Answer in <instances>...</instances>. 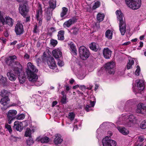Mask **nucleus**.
<instances>
[{"mask_svg": "<svg viewBox=\"0 0 146 146\" xmlns=\"http://www.w3.org/2000/svg\"><path fill=\"white\" fill-rule=\"evenodd\" d=\"M27 72L28 75V78L30 82H34L37 79V75L35 73L38 71V70L31 62L27 64Z\"/></svg>", "mask_w": 146, "mask_h": 146, "instance_id": "obj_1", "label": "nucleus"}, {"mask_svg": "<svg viewBox=\"0 0 146 146\" xmlns=\"http://www.w3.org/2000/svg\"><path fill=\"white\" fill-rule=\"evenodd\" d=\"M125 2L127 6L133 9H138L141 5V0H125Z\"/></svg>", "mask_w": 146, "mask_h": 146, "instance_id": "obj_2", "label": "nucleus"}, {"mask_svg": "<svg viewBox=\"0 0 146 146\" xmlns=\"http://www.w3.org/2000/svg\"><path fill=\"white\" fill-rule=\"evenodd\" d=\"M79 52L80 57L82 60H86L89 57V51L84 46H80Z\"/></svg>", "mask_w": 146, "mask_h": 146, "instance_id": "obj_3", "label": "nucleus"}, {"mask_svg": "<svg viewBox=\"0 0 146 146\" xmlns=\"http://www.w3.org/2000/svg\"><path fill=\"white\" fill-rule=\"evenodd\" d=\"M17 111L15 110H9L7 114V119L9 124L11 123L12 121L16 118Z\"/></svg>", "mask_w": 146, "mask_h": 146, "instance_id": "obj_4", "label": "nucleus"}, {"mask_svg": "<svg viewBox=\"0 0 146 146\" xmlns=\"http://www.w3.org/2000/svg\"><path fill=\"white\" fill-rule=\"evenodd\" d=\"M15 31L17 35H20L24 32L23 25L21 23L18 22L17 23L15 26Z\"/></svg>", "mask_w": 146, "mask_h": 146, "instance_id": "obj_5", "label": "nucleus"}, {"mask_svg": "<svg viewBox=\"0 0 146 146\" xmlns=\"http://www.w3.org/2000/svg\"><path fill=\"white\" fill-rule=\"evenodd\" d=\"M136 111L138 113L146 115V105L141 103H139Z\"/></svg>", "mask_w": 146, "mask_h": 146, "instance_id": "obj_6", "label": "nucleus"}, {"mask_svg": "<svg viewBox=\"0 0 146 146\" xmlns=\"http://www.w3.org/2000/svg\"><path fill=\"white\" fill-rule=\"evenodd\" d=\"M108 136L106 137L102 140V143L104 146H116V142L113 140L108 139Z\"/></svg>", "mask_w": 146, "mask_h": 146, "instance_id": "obj_7", "label": "nucleus"}, {"mask_svg": "<svg viewBox=\"0 0 146 146\" xmlns=\"http://www.w3.org/2000/svg\"><path fill=\"white\" fill-rule=\"evenodd\" d=\"M114 63L113 62L107 63L105 65V67L107 72L110 74H113L115 72L114 67Z\"/></svg>", "mask_w": 146, "mask_h": 146, "instance_id": "obj_8", "label": "nucleus"}, {"mask_svg": "<svg viewBox=\"0 0 146 146\" xmlns=\"http://www.w3.org/2000/svg\"><path fill=\"white\" fill-rule=\"evenodd\" d=\"M42 9L41 5L39 4V5L37 11L36 13V18L38 21H39L38 24L40 25L42 22Z\"/></svg>", "mask_w": 146, "mask_h": 146, "instance_id": "obj_9", "label": "nucleus"}, {"mask_svg": "<svg viewBox=\"0 0 146 146\" xmlns=\"http://www.w3.org/2000/svg\"><path fill=\"white\" fill-rule=\"evenodd\" d=\"M17 59V57L15 55L10 56L7 58L6 62L8 65L12 66L13 63H14L15 65V62H17L15 61Z\"/></svg>", "mask_w": 146, "mask_h": 146, "instance_id": "obj_10", "label": "nucleus"}, {"mask_svg": "<svg viewBox=\"0 0 146 146\" xmlns=\"http://www.w3.org/2000/svg\"><path fill=\"white\" fill-rule=\"evenodd\" d=\"M47 63L49 67L51 69H54L56 68V64L53 57L48 58L47 60Z\"/></svg>", "mask_w": 146, "mask_h": 146, "instance_id": "obj_11", "label": "nucleus"}, {"mask_svg": "<svg viewBox=\"0 0 146 146\" xmlns=\"http://www.w3.org/2000/svg\"><path fill=\"white\" fill-rule=\"evenodd\" d=\"M15 65L17 66L13 68V70L16 74H21L22 72V66L18 62H15Z\"/></svg>", "mask_w": 146, "mask_h": 146, "instance_id": "obj_12", "label": "nucleus"}, {"mask_svg": "<svg viewBox=\"0 0 146 146\" xmlns=\"http://www.w3.org/2000/svg\"><path fill=\"white\" fill-rule=\"evenodd\" d=\"M115 13L117 16V20L119 21V23L125 22L123 14L121 10H117L116 11Z\"/></svg>", "mask_w": 146, "mask_h": 146, "instance_id": "obj_13", "label": "nucleus"}, {"mask_svg": "<svg viewBox=\"0 0 146 146\" xmlns=\"http://www.w3.org/2000/svg\"><path fill=\"white\" fill-rule=\"evenodd\" d=\"M76 21L77 19L75 18L70 19L64 23L63 25V27L64 28L69 27L72 25L76 22Z\"/></svg>", "mask_w": 146, "mask_h": 146, "instance_id": "obj_14", "label": "nucleus"}, {"mask_svg": "<svg viewBox=\"0 0 146 146\" xmlns=\"http://www.w3.org/2000/svg\"><path fill=\"white\" fill-rule=\"evenodd\" d=\"M19 10L21 14L24 17L27 15L28 12V9L25 5L20 6L19 7Z\"/></svg>", "mask_w": 146, "mask_h": 146, "instance_id": "obj_15", "label": "nucleus"}, {"mask_svg": "<svg viewBox=\"0 0 146 146\" xmlns=\"http://www.w3.org/2000/svg\"><path fill=\"white\" fill-rule=\"evenodd\" d=\"M9 101L10 99L8 97H6L1 99L0 101V103L1 104L5 107V108L6 109L9 107L8 104Z\"/></svg>", "mask_w": 146, "mask_h": 146, "instance_id": "obj_16", "label": "nucleus"}, {"mask_svg": "<svg viewBox=\"0 0 146 146\" xmlns=\"http://www.w3.org/2000/svg\"><path fill=\"white\" fill-rule=\"evenodd\" d=\"M14 128L17 131H21L23 129V125L22 122L18 121H15L14 123Z\"/></svg>", "mask_w": 146, "mask_h": 146, "instance_id": "obj_17", "label": "nucleus"}, {"mask_svg": "<svg viewBox=\"0 0 146 146\" xmlns=\"http://www.w3.org/2000/svg\"><path fill=\"white\" fill-rule=\"evenodd\" d=\"M63 141V139L60 134H56L55 135L54 142L55 145L61 144Z\"/></svg>", "mask_w": 146, "mask_h": 146, "instance_id": "obj_18", "label": "nucleus"}, {"mask_svg": "<svg viewBox=\"0 0 146 146\" xmlns=\"http://www.w3.org/2000/svg\"><path fill=\"white\" fill-rule=\"evenodd\" d=\"M119 29L121 35H124L126 32L125 22L119 23Z\"/></svg>", "mask_w": 146, "mask_h": 146, "instance_id": "obj_19", "label": "nucleus"}, {"mask_svg": "<svg viewBox=\"0 0 146 146\" xmlns=\"http://www.w3.org/2000/svg\"><path fill=\"white\" fill-rule=\"evenodd\" d=\"M96 102L94 101H92L91 100H89L87 103L88 104L85 108V110L87 112L89 111L92 110L91 107H94Z\"/></svg>", "mask_w": 146, "mask_h": 146, "instance_id": "obj_20", "label": "nucleus"}, {"mask_svg": "<svg viewBox=\"0 0 146 146\" xmlns=\"http://www.w3.org/2000/svg\"><path fill=\"white\" fill-rule=\"evenodd\" d=\"M52 54L53 56L56 58L58 59L62 56V53L60 50L58 49L53 50Z\"/></svg>", "mask_w": 146, "mask_h": 146, "instance_id": "obj_21", "label": "nucleus"}, {"mask_svg": "<svg viewBox=\"0 0 146 146\" xmlns=\"http://www.w3.org/2000/svg\"><path fill=\"white\" fill-rule=\"evenodd\" d=\"M111 51L108 48L104 49L103 54L104 57L106 59H109L111 57Z\"/></svg>", "mask_w": 146, "mask_h": 146, "instance_id": "obj_22", "label": "nucleus"}, {"mask_svg": "<svg viewBox=\"0 0 146 146\" xmlns=\"http://www.w3.org/2000/svg\"><path fill=\"white\" fill-rule=\"evenodd\" d=\"M138 89L139 90H143L144 88L143 81L142 80H139L136 81Z\"/></svg>", "mask_w": 146, "mask_h": 146, "instance_id": "obj_23", "label": "nucleus"}, {"mask_svg": "<svg viewBox=\"0 0 146 146\" xmlns=\"http://www.w3.org/2000/svg\"><path fill=\"white\" fill-rule=\"evenodd\" d=\"M117 129L123 135H127L129 133L128 130L124 127H118Z\"/></svg>", "mask_w": 146, "mask_h": 146, "instance_id": "obj_24", "label": "nucleus"}, {"mask_svg": "<svg viewBox=\"0 0 146 146\" xmlns=\"http://www.w3.org/2000/svg\"><path fill=\"white\" fill-rule=\"evenodd\" d=\"M5 23L3 24V25L7 24L9 25L12 26L13 24V20L11 18L9 17H6L5 18Z\"/></svg>", "mask_w": 146, "mask_h": 146, "instance_id": "obj_25", "label": "nucleus"}, {"mask_svg": "<svg viewBox=\"0 0 146 146\" xmlns=\"http://www.w3.org/2000/svg\"><path fill=\"white\" fill-rule=\"evenodd\" d=\"M7 76L9 80L11 81H14L16 79V76L11 72H7Z\"/></svg>", "mask_w": 146, "mask_h": 146, "instance_id": "obj_26", "label": "nucleus"}, {"mask_svg": "<svg viewBox=\"0 0 146 146\" xmlns=\"http://www.w3.org/2000/svg\"><path fill=\"white\" fill-rule=\"evenodd\" d=\"M49 9H45V17L47 20H49L51 18L52 15V13L49 10Z\"/></svg>", "mask_w": 146, "mask_h": 146, "instance_id": "obj_27", "label": "nucleus"}, {"mask_svg": "<svg viewBox=\"0 0 146 146\" xmlns=\"http://www.w3.org/2000/svg\"><path fill=\"white\" fill-rule=\"evenodd\" d=\"M89 47L91 49L95 51L98 50V45L95 42H92L89 45Z\"/></svg>", "mask_w": 146, "mask_h": 146, "instance_id": "obj_28", "label": "nucleus"}, {"mask_svg": "<svg viewBox=\"0 0 146 146\" xmlns=\"http://www.w3.org/2000/svg\"><path fill=\"white\" fill-rule=\"evenodd\" d=\"M64 31L63 30L60 31L58 32L57 35L58 39L60 40H63L64 39Z\"/></svg>", "mask_w": 146, "mask_h": 146, "instance_id": "obj_29", "label": "nucleus"}, {"mask_svg": "<svg viewBox=\"0 0 146 146\" xmlns=\"http://www.w3.org/2000/svg\"><path fill=\"white\" fill-rule=\"evenodd\" d=\"M19 79L20 83L21 84H23L24 83L25 80L26 79V77L24 74L19 75Z\"/></svg>", "mask_w": 146, "mask_h": 146, "instance_id": "obj_30", "label": "nucleus"}, {"mask_svg": "<svg viewBox=\"0 0 146 146\" xmlns=\"http://www.w3.org/2000/svg\"><path fill=\"white\" fill-rule=\"evenodd\" d=\"M70 48L71 49L70 50L71 51L72 53L74 55H76L77 54V50L74 44L72 43H71L70 44Z\"/></svg>", "mask_w": 146, "mask_h": 146, "instance_id": "obj_31", "label": "nucleus"}, {"mask_svg": "<svg viewBox=\"0 0 146 146\" xmlns=\"http://www.w3.org/2000/svg\"><path fill=\"white\" fill-rule=\"evenodd\" d=\"M38 141H40L42 143H47L49 141V139L47 137H39L38 138Z\"/></svg>", "mask_w": 146, "mask_h": 146, "instance_id": "obj_32", "label": "nucleus"}, {"mask_svg": "<svg viewBox=\"0 0 146 146\" xmlns=\"http://www.w3.org/2000/svg\"><path fill=\"white\" fill-rule=\"evenodd\" d=\"M135 117L132 115H129L127 119V121H129L130 122L133 123L136 121Z\"/></svg>", "mask_w": 146, "mask_h": 146, "instance_id": "obj_33", "label": "nucleus"}, {"mask_svg": "<svg viewBox=\"0 0 146 146\" xmlns=\"http://www.w3.org/2000/svg\"><path fill=\"white\" fill-rule=\"evenodd\" d=\"M56 0H50L49 2L50 8L53 9H54L56 6Z\"/></svg>", "mask_w": 146, "mask_h": 146, "instance_id": "obj_34", "label": "nucleus"}, {"mask_svg": "<svg viewBox=\"0 0 146 146\" xmlns=\"http://www.w3.org/2000/svg\"><path fill=\"white\" fill-rule=\"evenodd\" d=\"M134 60L132 59H130L129 60L128 62H127L126 68L128 70L131 68L132 66L134 64Z\"/></svg>", "mask_w": 146, "mask_h": 146, "instance_id": "obj_35", "label": "nucleus"}, {"mask_svg": "<svg viewBox=\"0 0 146 146\" xmlns=\"http://www.w3.org/2000/svg\"><path fill=\"white\" fill-rule=\"evenodd\" d=\"M106 36L109 39H111L112 37V33L111 31L110 30H108L105 33Z\"/></svg>", "mask_w": 146, "mask_h": 146, "instance_id": "obj_36", "label": "nucleus"}, {"mask_svg": "<svg viewBox=\"0 0 146 146\" xmlns=\"http://www.w3.org/2000/svg\"><path fill=\"white\" fill-rule=\"evenodd\" d=\"M104 17V14L99 13L97 15V19L99 22L102 21L103 20Z\"/></svg>", "mask_w": 146, "mask_h": 146, "instance_id": "obj_37", "label": "nucleus"}, {"mask_svg": "<svg viewBox=\"0 0 146 146\" xmlns=\"http://www.w3.org/2000/svg\"><path fill=\"white\" fill-rule=\"evenodd\" d=\"M68 11L67 9L65 7L62 8V11L60 14V16L61 17H63L67 13Z\"/></svg>", "mask_w": 146, "mask_h": 146, "instance_id": "obj_38", "label": "nucleus"}, {"mask_svg": "<svg viewBox=\"0 0 146 146\" xmlns=\"http://www.w3.org/2000/svg\"><path fill=\"white\" fill-rule=\"evenodd\" d=\"M1 95L3 98L8 97V94L7 93V91L5 90H3L1 92Z\"/></svg>", "mask_w": 146, "mask_h": 146, "instance_id": "obj_39", "label": "nucleus"}, {"mask_svg": "<svg viewBox=\"0 0 146 146\" xmlns=\"http://www.w3.org/2000/svg\"><path fill=\"white\" fill-rule=\"evenodd\" d=\"M25 135L26 137H31V131L29 128L27 129L26 131L25 132Z\"/></svg>", "mask_w": 146, "mask_h": 146, "instance_id": "obj_40", "label": "nucleus"}, {"mask_svg": "<svg viewBox=\"0 0 146 146\" xmlns=\"http://www.w3.org/2000/svg\"><path fill=\"white\" fill-rule=\"evenodd\" d=\"M34 82H35V85L37 86H40L42 84L43 82L42 80H38L37 81L36 80Z\"/></svg>", "mask_w": 146, "mask_h": 146, "instance_id": "obj_41", "label": "nucleus"}, {"mask_svg": "<svg viewBox=\"0 0 146 146\" xmlns=\"http://www.w3.org/2000/svg\"><path fill=\"white\" fill-rule=\"evenodd\" d=\"M140 127L143 129L146 128V120H144L142 122L140 125Z\"/></svg>", "mask_w": 146, "mask_h": 146, "instance_id": "obj_42", "label": "nucleus"}, {"mask_svg": "<svg viewBox=\"0 0 146 146\" xmlns=\"http://www.w3.org/2000/svg\"><path fill=\"white\" fill-rule=\"evenodd\" d=\"M25 117V115L23 114H21L19 115H18L16 116V118L18 120H22Z\"/></svg>", "mask_w": 146, "mask_h": 146, "instance_id": "obj_43", "label": "nucleus"}, {"mask_svg": "<svg viewBox=\"0 0 146 146\" xmlns=\"http://www.w3.org/2000/svg\"><path fill=\"white\" fill-rule=\"evenodd\" d=\"M63 92H62V94L63 95V96L61 99V102L62 104H65L66 103V96L65 95H63Z\"/></svg>", "mask_w": 146, "mask_h": 146, "instance_id": "obj_44", "label": "nucleus"}, {"mask_svg": "<svg viewBox=\"0 0 146 146\" xmlns=\"http://www.w3.org/2000/svg\"><path fill=\"white\" fill-rule=\"evenodd\" d=\"M71 33L74 35H76L78 31V29L77 28H75L71 29Z\"/></svg>", "mask_w": 146, "mask_h": 146, "instance_id": "obj_45", "label": "nucleus"}, {"mask_svg": "<svg viewBox=\"0 0 146 146\" xmlns=\"http://www.w3.org/2000/svg\"><path fill=\"white\" fill-rule=\"evenodd\" d=\"M75 114L73 112L69 113L68 114V118L70 120H73L75 117Z\"/></svg>", "mask_w": 146, "mask_h": 146, "instance_id": "obj_46", "label": "nucleus"}, {"mask_svg": "<svg viewBox=\"0 0 146 146\" xmlns=\"http://www.w3.org/2000/svg\"><path fill=\"white\" fill-rule=\"evenodd\" d=\"M100 2L99 1H96L94 5L93 6L92 9H95L98 7L100 6Z\"/></svg>", "mask_w": 146, "mask_h": 146, "instance_id": "obj_47", "label": "nucleus"}, {"mask_svg": "<svg viewBox=\"0 0 146 146\" xmlns=\"http://www.w3.org/2000/svg\"><path fill=\"white\" fill-rule=\"evenodd\" d=\"M34 142L33 139L31 138H29L27 140V145H30L33 144Z\"/></svg>", "mask_w": 146, "mask_h": 146, "instance_id": "obj_48", "label": "nucleus"}, {"mask_svg": "<svg viewBox=\"0 0 146 146\" xmlns=\"http://www.w3.org/2000/svg\"><path fill=\"white\" fill-rule=\"evenodd\" d=\"M5 127L8 130L10 133L12 131V130L10 125L7 124H6L5 125Z\"/></svg>", "mask_w": 146, "mask_h": 146, "instance_id": "obj_49", "label": "nucleus"}, {"mask_svg": "<svg viewBox=\"0 0 146 146\" xmlns=\"http://www.w3.org/2000/svg\"><path fill=\"white\" fill-rule=\"evenodd\" d=\"M57 41L56 40L52 39L50 40V44L53 46H55L57 44Z\"/></svg>", "mask_w": 146, "mask_h": 146, "instance_id": "obj_50", "label": "nucleus"}, {"mask_svg": "<svg viewBox=\"0 0 146 146\" xmlns=\"http://www.w3.org/2000/svg\"><path fill=\"white\" fill-rule=\"evenodd\" d=\"M1 78L0 80L3 84H5L7 81L6 78L3 77L2 76H1Z\"/></svg>", "mask_w": 146, "mask_h": 146, "instance_id": "obj_51", "label": "nucleus"}, {"mask_svg": "<svg viewBox=\"0 0 146 146\" xmlns=\"http://www.w3.org/2000/svg\"><path fill=\"white\" fill-rule=\"evenodd\" d=\"M5 19H4L2 15H1L0 14V21L3 24L5 23Z\"/></svg>", "mask_w": 146, "mask_h": 146, "instance_id": "obj_52", "label": "nucleus"}, {"mask_svg": "<svg viewBox=\"0 0 146 146\" xmlns=\"http://www.w3.org/2000/svg\"><path fill=\"white\" fill-rule=\"evenodd\" d=\"M58 65L60 66L61 67L63 66L64 65V62L60 60H59L58 61Z\"/></svg>", "mask_w": 146, "mask_h": 146, "instance_id": "obj_53", "label": "nucleus"}, {"mask_svg": "<svg viewBox=\"0 0 146 146\" xmlns=\"http://www.w3.org/2000/svg\"><path fill=\"white\" fill-rule=\"evenodd\" d=\"M38 31L39 30L37 28V26L36 25L34 28L33 32L35 33H37Z\"/></svg>", "mask_w": 146, "mask_h": 146, "instance_id": "obj_54", "label": "nucleus"}, {"mask_svg": "<svg viewBox=\"0 0 146 146\" xmlns=\"http://www.w3.org/2000/svg\"><path fill=\"white\" fill-rule=\"evenodd\" d=\"M85 76L84 75L79 74L78 75L77 77L79 79L82 80L84 78Z\"/></svg>", "mask_w": 146, "mask_h": 146, "instance_id": "obj_55", "label": "nucleus"}, {"mask_svg": "<svg viewBox=\"0 0 146 146\" xmlns=\"http://www.w3.org/2000/svg\"><path fill=\"white\" fill-rule=\"evenodd\" d=\"M1 40L4 43H5L7 41V39L4 37H1L0 38Z\"/></svg>", "mask_w": 146, "mask_h": 146, "instance_id": "obj_56", "label": "nucleus"}, {"mask_svg": "<svg viewBox=\"0 0 146 146\" xmlns=\"http://www.w3.org/2000/svg\"><path fill=\"white\" fill-rule=\"evenodd\" d=\"M140 69L137 68L135 71V74L136 75H139V74Z\"/></svg>", "mask_w": 146, "mask_h": 146, "instance_id": "obj_57", "label": "nucleus"}, {"mask_svg": "<svg viewBox=\"0 0 146 146\" xmlns=\"http://www.w3.org/2000/svg\"><path fill=\"white\" fill-rule=\"evenodd\" d=\"M144 139L143 137L141 136L139 137L138 138L139 140L141 142L144 141Z\"/></svg>", "mask_w": 146, "mask_h": 146, "instance_id": "obj_58", "label": "nucleus"}, {"mask_svg": "<svg viewBox=\"0 0 146 146\" xmlns=\"http://www.w3.org/2000/svg\"><path fill=\"white\" fill-rule=\"evenodd\" d=\"M29 58V55L26 54L24 56V58L25 59H28Z\"/></svg>", "mask_w": 146, "mask_h": 146, "instance_id": "obj_59", "label": "nucleus"}, {"mask_svg": "<svg viewBox=\"0 0 146 146\" xmlns=\"http://www.w3.org/2000/svg\"><path fill=\"white\" fill-rule=\"evenodd\" d=\"M80 89L83 90V89L85 90L86 89V87L84 85L81 86H79Z\"/></svg>", "mask_w": 146, "mask_h": 146, "instance_id": "obj_60", "label": "nucleus"}, {"mask_svg": "<svg viewBox=\"0 0 146 146\" xmlns=\"http://www.w3.org/2000/svg\"><path fill=\"white\" fill-rule=\"evenodd\" d=\"M95 26H96L97 29L99 28L100 27L99 23H97L95 24Z\"/></svg>", "mask_w": 146, "mask_h": 146, "instance_id": "obj_61", "label": "nucleus"}, {"mask_svg": "<svg viewBox=\"0 0 146 146\" xmlns=\"http://www.w3.org/2000/svg\"><path fill=\"white\" fill-rule=\"evenodd\" d=\"M57 103V102L56 101H54L52 102V106L54 107L56 105Z\"/></svg>", "mask_w": 146, "mask_h": 146, "instance_id": "obj_62", "label": "nucleus"}, {"mask_svg": "<svg viewBox=\"0 0 146 146\" xmlns=\"http://www.w3.org/2000/svg\"><path fill=\"white\" fill-rule=\"evenodd\" d=\"M139 47L141 48L143 47V43L142 42H140L139 43Z\"/></svg>", "mask_w": 146, "mask_h": 146, "instance_id": "obj_63", "label": "nucleus"}, {"mask_svg": "<svg viewBox=\"0 0 146 146\" xmlns=\"http://www.w3.org/2000/svg\"><path fill=\"white\" fill-rule=\"evenodd\" d=\"M4 36L6 37H7L9 36V34L7 31H6L4 33Z\"/></svg>", "mask_w": 146, "mask_h": 146, "instance_id": "obj_64", "label": "nucleus"}]
</instances>
